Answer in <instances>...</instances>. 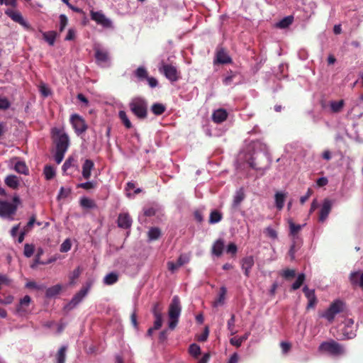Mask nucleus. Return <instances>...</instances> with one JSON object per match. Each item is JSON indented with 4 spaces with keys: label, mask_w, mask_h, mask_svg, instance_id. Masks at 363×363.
Segmentation results:
<instances>
[{
    "label": "nucleus",
    "mask_w": 363,
    "mask_h": 363,
    "mask_svg": "<svg viewBox=\"0 0 363 363\" xmlns=\"http://www.w3.org/2000/svg\"><path fill=\"white\" fill-rule=\"evenodd\" d=\"M95 58L97 64L100 66H106L110 64V58L108 52L104 49H95Z\"/></svg>",
    "instance_id": "nucleus-11"
},
{
    "label": "nucleus",
    "mask_w": 363,
    "mask_h": 363,
    "mask_svg": "<svg viewBox=\"0 0 363 363\" xmlns=\"http://www.w3.org/2000/svg\"><path fill=\"white\" fill-rule=\"evenodd\" d=\"M245 196V192H243L242 189H240L234 196L233 206V207H238V206L240 205L242 201L244 200Z\"/></svg>",
    "instance_id": "nucleus-41"
},
{
    "label": "nucleus",
    "mask_w": 363,
    "mask_h": 363,
    "mask_svg": "<svg viewBox=\"0 0 363 363\" xmlns=\"http://www.w3.org/2000/svg\"><path fill=\"white\" fill-rule=\"evenodd\" d=\"M232 59L230 56L228 55V52L225 49H219L216 53V62L217 63H230Z\"/></svg>",
    "instance_id": "nucleus-20"
},
{
    "label": "nucleus",
    "mask_w": 363,
    "mask_h": 363,
    "mask_svg": "<svg viewBox=\"0 0 363 363\" xmlns=\"http://www.w3.org/2000/svg\"><path fill=\"white\" fill-rule=\"evenodd\" d=\"M67 350L66 345H63L59 349L56 354L57 363H65Z\"/></svg>",
    "instance_id": "nucleus-35"
},
{
    "label": "nucleus",
    "mask_w": 363,
    "mask_h": 363,
    "mask_svg": "<svg viewBox=\"0 0 363 363\" xmlns=\"http://www.w3.org/2000/svg\"><path fill=\"white\" fill-rule=\"evenodd\" d=\"M226 293V286H220L218 297L213 302V306H220V304H223V303L225 302Z\"/></svg>",
    "instance_id": "nucleus-33"
},
{
    "label": "nucleus",
    "mask_w": 363,
    "mask_h": 363,
    "mask_svg": "<svg viewBox=\"0 0 363 363\" xmlns=\"http://www.w3.org/2000/svg\"><path fill=\"white\" fill-rule=\"evenodd\" d=\"M281 275L286 279L294 278L296 275V270H294V269H286V270L282 271Z\"/></svg>",
    "instance_id": "nucleus-54"
},
{
    "label": "nucleus",
    "mask_w": 363,
    "mask_h": 363,
    "mask_svg": "<svg viewBox=\"0 0 363 363\" xmlns=\"http://www.w3.org/2000/svg\"><path fill=\"white\" fill-rule=\"evenodd\" d=\"M318 352L320 354H330V356H342L345 352V348L344 345H340L337 340H325L319 345Z\"/></svg>",
    "instance_id": "nucleus-4"
},
{
    "label": "nucleus",
    "mask_w": 363,
    "mask_h": 363,
    "mask_svg": "<svg viewBox=\"0 0 363 363\" xmlns=\"http://www.w3.org/2000/svg\"><path fill=\"white\" fill-rule=\"evenodd\" d=\"M157 211V208H155V206H146V208H143V213L146 216H152L156 214Z\"/></svg>",
    "instance_id": "nucleus-51"
},
{
    "label": "nucleus",
    "mask_w": 363,
    "mask_h": 363,
    "mask_svg": "<svg viewBox=\"0 0 363 363\" xmlns=\"http://www.w3.org/2000/svg\"><path fill=\"white\" fill-rule=\"evenodd\" d=\"M52 133L55 145L54 159L57 164H60L62 162L69 146V138L63 130L59 128H54Z\"/></svg>",
    "instance_id": "nucleus-1"
},
{
    "label": "nucleus",
    "mask_w": 363,
    "mask_h": 363,
    "mask_svg": "<svg viewBox=\"0 0 363 363\" xmlns=\"http://www.w3.org/2000/svg\"><path fill=\"white\" fill-rule=\"evenodd\" d=\"M182 309L181 301L179 296H174L171 300L168 310L169 328H170V330H174V328H176Z\"/></svg>",
    "instance_id": "nucleus-5"
},
{
    "label": "nucleus",
    "mask_w": 363,
    "mask_h": 363,
    "mask_svg": "<svg viewBox=\"0 0 363 363\" xmlns=\"http://www.w3.org/2000/svg\"><path fill=\"white\" fill-rule=\"evenodd\" d=\"M294 18L293 16H287L286 17L283 18L277 23V27H279L280 28H286V27H289V26L293 23Z\"/></svg>",
    "instance_id": "nucleus-38"
},
{
    "label": "nucleus",
    "mask_w": 363,
    "mask_h": 363,
    "mask_svg": "<svg viewBox=\"0 0 363 363\" xmlns=\"http://www.w3.org/2000/svg\"><path fill=\"white\" fill-rule=\"evenodd\" d=\"M225 247V242L223 239H218L215 241L212 246V254L216 256H220L223 254Z\"/></svg>",
    "instance_id": "nucleus-23"
},
{
    "label": "nucleus",
    "mask_w": 363,
    "mask_h": 363,
    "mask_svg": "<svg viewBox=\"0 0 363 363\" xmlns=\"http://www.w3.org/2000/svg\"><path fill=\"white\" fill-rule=\"evenodd\" d=\"M80 206L85 209H92L96 207L94 200L87 197H82L79 201Z\"/></svg>",
    "instance_id": "nucleus-27"
},
{
    "label": "nucleus",
    "mask_w": 363,
    "mask_h": 363,
    "mask_svg": "<svg viewBox=\"0 0 363 363\" xmlns=\"http://www.w3.org/2000/svg\"><path fill=\"white\" fill-rule=\"evenodd\" d=\"M162 235V231L158 227L150 228L147 232L148 239L150 240H158Z\"/></svg>",
    "instance_id": "nucleus-32"
},
{
    "label": "nucleus",
    "mask_w": 363,
    "mask_h": 363,
    "mask_svg": "<svg viewBox=\"0 0 363 363\" xmlns=\"http://www.w3.org/2000/svg\"><path fill=\"white\" fill-rule=\"evenodd\" d=\"M160 71L163 72L167 79L172 81V82L179 80L180 77L178 69L175 66H172V65L162 64Z\"/></svg>",
    "instance_id": "nucleus-10"
},
{
    "label": "nucleus",
    "mask_w": 363,
    "mask_h": 363,
    "mask_svg": "<svg viewBox=\"0 0 363 363\" xmlns=\"http://www.w3.org/2000/svg\"><path fill=\"white\" fill-rule=\"evenodd\" d=\"M72 247V243L69 239H66L64 240V242L61 244L60 250L61 252H67L70 250Z\"/></svg>",
    "instance_id": "nucleus-50"
},
{
    "label": "nucleus",
    "mask_w": 363,
    "mask_h": 363,
    "mask_svg": "<svg viewBox=\"0 0 363 363\" xmlns=\"http://www.w3.org/2000/svg\"><path fill=\"white\" fill-rule=\"evenodd\" d=\"M118 117L121 119L122 123L124 125L127 129H130L133 127L132 123L129 118L128 117L127 113L124 111H120L118 113Z\"/></svg>",
    "instance_id": "nucleus-36"
},
{
    "label": "nucleus",
    "mask_w": 363,
    "mask_h": 363,
    "mask_svg": "<svg viewBox=\"0 0 363 363\" xmlns=\"http://www.w3.org/2000/svg\"><path fill=\"white\" fill-rule=\"evenodd\" d=\"M11 106L9 101L4 96H0V109L7 110Z\"/></svg>",
    "instance_id": "nucleus-53"
},
{
    "label": "nucleus",
    "mask_w": 363,
    "mask_h": 363,
    "mask_svg": "<svg viewBox=\"0 0 363 363\" xmlns=\"http://www.w3.org/2000/svg\"><path fill=\"white\" fill-rule=\"evenodd\" d=\"M31 302V298L28 295H26L22 298L18 305L16 306V313L20 315H23L27 313V307Z\"/></svg>",
    "instance_id": "nucleus-16"
},
{
    "label": "nucleus",
    "mask_w": 363,
    "mask_h": 363,
    "mask_svg": "<svg viewBox=\"0 0 363 363\" xmlns=\"http://www.w3.org/2000/svg\"><path fill=\"white\" fill-rule=\"evenodd\" d=\"M129 109L139 119H145L148 116V102L143 97H134L128 104Z\"/></svg>",
    "instance_id": "nucleus-3"
},
{
    "label": "nucleus",
    "mask_w": 363,
    "mask_h": 363,
    "mask_svg": "<svg viewBox=\"0 0 363 363\" xmlns=\"http://www.w3.org/2000/svg\"><path fill=\"white\" fill-rule=\"evenodd\" d=\"M306 279V274H299L298 275L297 279H296L295 282L293 283L291 286L292 290H297V289H299V287L303 285V282Z\"/></svg>",
    "instance_id": "nucleus-42"
},
{
    "label": "nucleus",
    "mask_w": 363,
    "mask_h": 363,
    "mask_svg": "<svg viewBox=\"0 0 363 363\" xmlns=\"http://www.w3.org/2000/svg\"><path fill=\"white\" fill-rule=\"evenodd\" d=\"M104 284L106 285L113 284V272H111L104 277Z\"/></svg>",
    "instance_id": "nucleus-60"
},
{
    "label": "nucleus",
    "mask_w": 363,
    "mask_h": 363,
    "mask_svg": "<svg viewBox=\"0 0 363 363\" xmlns=\"http://www.w3.org/2000/svg\"><path fill=\"white\" fill-rule=\"evenodd\" d=\"M35 223V215H33L30 218L27 224L23 227L22 230L25 231L27 233H29L31 230V229L33 228Z\"/></svg>",
    "instance_id": "nucleus-48"
},
{
    "label": "nucleus",
    "mask_w": 363,
    "mask_h": 363,
    "mask_svg": "<svg viewBox=\"0 0 363 363\" xmlns=\"http://www.w3.org/2000/svg\"><path fill=\"white\" fill-rule=\"evenodd\" d=\"M34 250H35V247L33 245L28 244V243L25 244L24 250H23V254H24L25 257H30L33 255Z\"/></svg>",
    "instance_id": "nucleus-45"
},
{
    "label": "nucleus",
    "mask_w": 363,
    "mask_h": 363,
    "mask_svg": "<svg viewBox=\"0 0 363 363\" xmlns=\"http://www.w3.org/2000/svg\"><path fill=\"white\" fill-rule=\"evenodd\" d=\"M343 306L344 303L340 300H336V301L333 302L323 314V318H325L330 323H332L335 315L342 311Z\"/></svg>",
    "instance_id": "nucleus-7"
},
{
    "label": "nucleus",
    "mask_w": 363,
    "mask_h": 363,
    "mask_svg": "<svg viewBox=\"0 0 363 363\" xmlns=\"http://www.w3.org/2000/svg\"><path fill=\"white\" fill-rule=\"evenodd\" d=\"M350 281L353 285H359L363 290V272L362 271H356L352 272L350 275Z\"/></svg>",
    "instance_id": "nucleus-24"
},
{
    "label": "nucleus",
    "mask_w": 363,
    "mask_h": 363,
    "mask_svg": "<svg viewBox=\"0 0 363 363\" xmlns=\"http://www.w3.org/2000/svg\"><path fill=\"white\" fill-rule=\"evenodd\" d=\"M265 233L267 236L271 237V238H277L278 237L277 231L271 227H267L265 228Z\"/></svg>",
    "instance_id": "nucleus-59"
},
{
    "label": "nucleus",
    "mask_w": 363,
    "mask_h": 363,
    "mask_svg": "<svg viewBox=\"0 0 363 363\" xmlns=\"http://www.w3.org/2000/svg\"><path fill=\"white\" fill-rule=\"evenodd\" d=\"M26 286L29 289H35L37 290H41L44 288L43 286L38 285L35 281L27 282Z\"/></svg>",
    "instance_id": "nucleus-63"
},
{
    "label": "nucleus",
    "mask_w": 363,
    "mask_h": 363,
    "mask_svg": "<svg viewBox=\"0 0 363 363\" xmlns=\"http://www.w3.org/2000/svg\"><path fill=\"white\" fill-rule=\"evenodd\" d=\"M235 314H231V316L228 321L227 322V328L230 330V334H235L237 333L238 331H236L235 328Z\"/></svg>",
    "instance_id": "nucleus-43"
},
{
    "label": "nucleus",
    "mask_w": 363,
    "mask_h": 363,
    "mask_svg": "<svg viewBox=\"0 0 363 363\" xmlns=\"http://www.w3.org/2000/svg\"><path fill=\"white\" fill-rule=\"evenodd\" d=\"M43 37L45 41H46L50 46H53L57 38V32L54 30L43 32Z\"/></svg>",
    "instance_id": "nucleus-26"
},
{
    "label": "nucleus",
    "mask_w": 363,
    "mask_h": 363,
    "mask_svg": "<svg viewBox=\"0 0 363 363\" xmlns=\"http://www.w3.org/2000/svg\"><path fill=\"white\" fill-rule=\"evenodd\" d=\"M303 291L304 292L305 296L308 299V308H314L318 301L316 296L315 294V290L309 289L308 286H305L303 287Z\"/></svg>",
    "instance_id": "nucleus-15"
},
{
    "label": "nucleus",
    "mask_w": 363,
    "mask_h": 363,
    "mask_svg": "<svg viewBox=\"0 0 363 363\" xmlns=\"http://www.w3.org/2000/svg\"><path fill=\"white\" fill-rule=\"evenodd\" d=\"M166 108V106L162 103H153L151 106V111L155 115H162Z\"/></svg>",
    "instance_id": "nucleus-37"
},
{
    "label": "nucleus",
    "mask_w": 363,
    "mask_h": 363,
    "mask_svg": "<svg viewBox=\"0 0 363 363\" xmlns=\"http://www.w3.org/2000/svg\"><path fill=\"white\" fill-rule=\"evenodd\" d=\"M5 14L9 16L13 21L20 24L25 29H30V25L25 20L21 13L18 11L7 9L4 11Z\"/></svg>",
    "instance_id": "nucleus-8"
},
{
    "label": "nucleus",
    "mask_w": 363,
    "mask_h": 363,
    "mask_svg": "<svg viewBox=\"0 0 363 363\" xmlns=\"http://www.w3.org/2000/svg\"><path fill=\"white\" fill-rule=\"evenodd\" d=\"M93 284V280H88L85 285L72 298L70 301L65 306V310L69 311L76 308L86 296Z\"/></svg>",
    "instance_id": "nucleus-6"
},
{
    "label": "nucleus",
    "mask_w": 363,
    "mask_h": 363,
    "mask_svg": "<svg viewBox=\"0 0 363 363\" xmlns=\"http://www.w3.org/2000/svg\"><path fill=\"white\" fill-rule=\"evenodd\" d=\"M186 262H188V259L186 258V257H185V255H179V257H178L175 262H169L167 263V265L170 271L175 272L177 271V269H178V268L181 267V266H183V264H184V263Z\"/></svg>",
    "instance_id": "nucleus-19"
},
{
    "label": "nucleus",
    "mask_w": 363,
    "mask_h": 363,
    "mask_svg": "<svg viewBox=\"0 0 363 363\" xmlns=\"http://www.w3.org/2000/svg\"><path fill=\"white\" fill-rule=\"evenodd\" d=\"M280 346L284 354H287V352H289L291 348V345L289 343V342H281Z\"/></svg>",
    "instance_id": "nucleus-62"
},
{
    "label": "nucleus",
    "mask_w": 363,
    "mask_h": 363,
    "mask_svg": "<svg viewBox=\"0 0 363 363\" xmlns=\"http://www.w3.org/2000/svg\"><path fill=\"white\" fill-rule=\"evenodd\" d=\"M71 193L70 189H65L63 186H62L59 191L57 199H60L62 198H66L67 197L69 194Z\"/></svg>",
    "instance_id": "nucleus-56"
},
{
    "label": "nucleus",
    "mask_w": 363,
    "mask_h": 363,
    "mask_svg": "<svg viewBox=\"0 0 363 363\" xmlns=\"http://www.w3.org/2000/svg\"><path fill=\"white\" fill-rule=\"evenodd\" d=\"M228 117V112L225 109H217V111H213L212 114V119L214 122L221 123L224 122Z\"/></svg>",
    "instance_id": "nucleus-21"
},
{
    "label": "nucleus",
    "mask_w": 363,
    "mask_h": 363,
    "mask_svg": "<svg viewBox=\"0 0 363 363\" xmlns=\"http://www.w3.org/2000/svg\"><path fill=\"white\" fill-rule=\"evenodd\" d=\"M40 91L45 97H47L52 94L51 90L45 84H43L40 86Z\"/></svg>",
    "instance_id": "nucleus-61"
},
{
    "label": "nucleus",
    "mask_w": 363,
    "mask_h": 363,
    "mask_svg": "<svg viewBox=\"0 0 363 363\" xmlns=\"http://www.w3.org/2000/svg\"><path fill=\"white\" fill-rule=\"evenodd\" d=\"M222 219L223 215L221 212L218 211V210H213L210 213L208 222L211 224H215V223H219Z\"/></svg>",
    "instance_id": "nucleus-34"
},
{
    "label": "nucleus",
    "mask_w": 363,
    "mask_h": 363,
    "mask_svg": "<svg viewBox=\"0 0 363 363\" xmlns=\"http://www.w3.org/2000/svg\"><path fill=\"white\" fill-rule=\"evenodd\" d=\"M162 313L161 312L160 313H157L155 316L153 328L155 330H159V328H160V327H162Z\"/></svg>",
    "instance_id": "nucleus-47"
},
{
    "label": "nucleus",
    "mask_w": 363,
    "mask_h": 363,
    "mask_svg": "<svg viewBox=\"0 0 363 363\" xmlns=\"http://www.w3.org/2000/svg\"><path fill=\"white\" fill-rule=\"evenodd\" d=\"M134 74L140 81L147 80V77H148V71L147 70V68L143 67V66H140L135 70Z\"/></svg>",
    "instance_id": "nucleus-28"
},
{
    "label": "nucleus",
    "mask_w": 363,
    "mask_h": 363,
    "mask_svg": "<svg viewBox=\"0 0 363 363\" xmlns=\"http://www.w3.org/2000/svg\"><path fill=\"white\" fill-rule=\"evenodd\" d=\"M226 252H230L231 255L235 256L236 255L238 252V246L236 243L230 242L228 243L227 247H226Z\"/></svg>",
    "instance_id": "nucleus-52"
},
{
    "label": "nucleus",
    "mask_w": 363,
    "mask_h": 363,
    "mask_svg": "<svg viewBox=\"0 0 363 363\" xmlns=\"http://www.w3.org/2000/svg\"><path fill=\"white\" fill-rule=\"evenodd\" d=\"M333 207V201L330 199H328V198H326L325 200H323L322 206L320 207V211H319V220L320 221H324L325 219H327V217L330 214L331 211V208Z\"/></svg>",
    "instance_id": "nucleus-12"
},
{
    "label": "nucleus",
    "mask_w": 363,
    "mask_h": 363,
    "mask_svg": "<svg viewBox=\"0 0 363 363\" xmlns=\"http://www.w3.org/2000/svg\"><path fill=\"white\" fill-rule=\"evenodd\" d=\"M43 173L47 180H50L55 176V169L51 165H46L44 167Z\"/></svg>",
    "instance_id": "nucleus-39"
},
{
    "label": "nucleus",
    "mask_w": 363,
    "mask_h": 363,
    "mask_svg": "<svg viewBox=\"0 0 363 363\" xmlns=\"http://www.w3.org/2000/svg\"><path fill=\"white\" fill-rule=\"evenodd\" d=\"M11 283V279H10L6 275L0 274V289L4 285L9 286Z\"/></svg>",
    "instance_id": "nucleus-57"
},
{
    "label": "nucleus",
    "mask_w": 363,
    "mask_h": 363,
    "mask_svg": "<svg viewBox=\"0 0 363 363\" xmlns=\"http://www.w3.org/2000/svg\"><path fill=\"white\" fill-rule=\"evenodd\" d=\"M73 161L74 160L69 157L64 162L62 167L63 172H66V171L72 165Z\"/></svg>",
    "instance_id": "nucleus-64"
},
{
    "label": "nucleus",
    "mask_w": 363,
    "mask_h": 363,
    "mask_svg": "<svg viewBox=\"0 0 363 363\" xmlns=\"http://www.w3.org/2000/svg\"><path fill=\"white\" fill-rule=\"evenodd\" d=\"M70 122L77 135L84 133L87 129V125L84 118L77 113L71 116Z\"/></svg>",
    "instance_id": "nucleus-9"
},
{
    "label": "nucleus",
    "mask_w": 363,
    "mask_h": 363,
    "mask_svg": "<svg viewBox=\"0 0 363 363\" xmlns=\"http://www.w3.org/2000/svg\"><path fill=\"white\" fill-rule=\"evenodd\" d=\"M62 290V286L60 284H56L47 289L45 296L48 298H52L60 294Z\"/></svg>",
    "instance_id": "nucleus-30"
},
{
    "label": "nucleus",
    "mask_w": 363,
    "mask_h": 363,
    "mask_svg": "<svg viewBox=\"0 0 363 363\" xmlns=\"http://www.w3.org/2000/svg\"><path fill=\"white\" fill-rule=\"evenodd\" d=\"M5 184L12 189H17L20 185V182L17 176L13 174L8 175L5 178Z\"/></svg>",
    "instance_id": "nucleus-25"
},
{
    "label": "nucleus",
    "mask_w": 363,
    "mask_h": 363,
    "mask_svg": "<svg viewBox=\"0 0 363 363\" xmlns=\"http://www.w3.org/2000/svg\"><path fill=\"white\" fill-rule=\"evenodd\" d=\"M286 194L285 193L277 192L275 193V206L278 209H282L284 206L285 198Z\"/></svg>",
    "instance_id": "nucleus-31"
},
{
    "label": "nucleus",
    "mask_w": 363,
    "mask_h": 363,
    "mask_svg": "<svg viewBox=\"0 0 363 363\" xmlns=\"http://www.w3.org/2000/svg\"><path fill=\"white\" fill-rule=\"evenodd\" d=\"M14 170L19 174H22L24 175L28 174V168L25 162L18 160L16 162L14 165Z\"/></svg>",
    "instance_id": "nucleus-29"
},
{
    "label": "nucleus",
    "mask_w": 363,
    "mask_h": 363,
    "mask_svg": "<svg viewBox=\"0 0 363 363\" xmlns=\"http://www.w3.org/2000/svg\"><path fill=\"white\" fill-rule=\"evenodd\" d=\"M189 352L192 356L199 357L201 354V347L196 343H193L189 345Z\"/></svg>",
    "instance_id": "nucleus-44"
},
{
    "label": "nucleus",
    "mask_w": 363,
    "mask_h": 363,
    "mask_svg": "<svg viewBox=\"0 0 363 363\" xmlns=\"http://www.w3.org/2000/svg\"><path fill=\"white\" fill-rule=\"evenodd\" d=\"M96 183L95 182L91 181V182H86L84 183H80L77 184L78 188H82L84 189H91L95 188Z\"/></svg>",
    "instance_id": "nucleus-49"
},
{
    "label": "nucleus",
    "mask_w": 363,
    "mask_h": 363,
    "mask_svg": "<svg viewBox=\"0 0 363 363\" xmlns=\"http://www.w3.org/2000/svg\"><path fill=\"white\" fill-rule=\"evenodd\" d=\"M68 19L65 14L60 15V31L62 32L67 25Z\"/></svg>",
    "instance_id": "nucleus-55"
},
{
    "label": "nucleus",
    "mask_w": 363,
    "mask_h": 363,
    "mask_svg": "<svg viewBox=\"0 0 363 363\" xmlns=\"http://www.w3.org/2000/svg\"><path fill=\"white\" fill-rule=\"evenodd\" d=\"M289 227V236L291 237L294 242H296L298 238V233L301 231L303 225L301 224H296L293 220H288Z\"/></svg>",
    "instance_id": "nucleus-17"
},
{
    "label": "nucleus",
    "mask_w": 363,
    "mask_h": 363,
    "mask_svg": "<svg viewBox=\"0 0 363 363\" xmlns=\"http://www.w3.org/2000/svg\"><path fill=\"white\" fill-rule=\"evenodd\" d=\"M91 18L96 21L97 24L101 25L104 28L110 27L111 26V22L108 19H107L105 16L99 11H91Z\"/></svg>",
    "instance_id": "nucleus-14"
},
{
    "label": "nucleus",
    "mask_w": 363,
    "mask_h": 363,
    "mask_svg": "<svg viewBox=\"0 0 363 363\" xmlns=\"http://www.w3.org/2000/svg\"><path fill=\"white\" fill-rule=\"evenodd\" d=\"M344 106L345 102L343 99H340V101H332V102H330V109L332 110L333 112L341 111Z\"/></svg>",
    "instance_id": "nucleus-40"
},
{
    "label": "nucleus",
    "mask_w": 363,
    "mask_h": 363,
    "mask_svg": "<svg viewBox=\"0 0 363 363\" xmlns=\"http://www.w3.org/2000/svg\"><path fill=\"white\" fill-rule=\"evenodd\" d=\"M0 5H5L15 9L17 7L18 3L16 0H0Z\"/></svg>",
    "instance_id": "nucleus-58"
},
{
    "label": "nucleus",
    "mask_w": 363,
    "mask_h": 363,
    "mask_svg": "<svg viewBox=\"0 0 363 363\" xmlns=\"http://www.w3.org/2000/svg\"><path fill=\"white\" fill-rule=\"evenodd\" d=\"M82 272V270L79 267L76 268L70 274L69 276V284H74L75 283V280L79 278Z\"/></svg>",
    "instance_id": "nucleus-46"
},
{
    "label": "nucleus",
    "mask_w": 363,
    "mask_h": 363,
    "mask_svg": "<svg viewBox=\"0 0 363 363\" xmlns=\"http://www.w3.org/2000/svg\"><path fill=\"white\" fill-rule=\"evenodd\" d=\"M94 164L92 160L86 159L82 165V176L88 179L91 177V171L94 168Z\"/></svg>",
    "instance_id": "nucleus-22"
},
{
    "label": "nucleus",
    "mask_w": 363,
    "mask_h": 363,
    "mask_svg": "<svg viewBox=\"0 0 363 363\" xmlns=\"http://www.w3.org/2000/svg\"><path fill=\"white\" fill-rule=\"evenodd\" d=\"M241 268L244 271L246 277H250V270L255 264V258L253 255H247L240 260Z\"/></svg>",
    "instance_id": "nucleus-13"
},
{
    "label": "nucleus",
    "mask_w": 363,
    "mask_h": 363,
    "mask_svg": "<svg viewBox=\"0 0 363 363\" xmlns=\"http://www.w3.org/2000/svg\"><path fill=\"white\" fill-rule=\"evenodd\" d=\"M133 220L128 213H120L118 217V225L119 228H130L132 226Z\"/></svg>",
    "instance_id": "nucleus-18"
},
{
    "label": "nucleus",
    "mask_w": 363,
    "mask_h": 363,
    "mask_svg": "<svg viewBox=\"0 0 363 363\" xmlns=\"http://www.w3.org/2000/svg\"><path fill=\"white\" fill-rule=\"evenodd\" d=\"M21 201L18 194H14L12 202L4 201L0 199V217L4 219L13 220L18 206Z\"/></svg>",
    "instance_id": "nucleus-2"
}]
</instances>
